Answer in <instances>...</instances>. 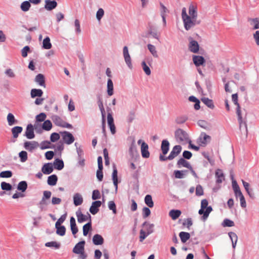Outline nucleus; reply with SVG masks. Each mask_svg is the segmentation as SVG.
I'll list each match as a JSON object with an SVG mask.
<instances>
[{
    "instance_id": "obj_13",
    "label": "nucleus",
    "mask_w": 259,
    "mask_h": 259,
    "mask_svg": "<svg viewBox=\"0 0 259 259\" xmlns=\"http://www.w3.org/2000/svg\"><path fill=\"white\" fill-rule=\"evenodd\" d=\"M85 241H82L77 243L73 249V252L76 254H79L84 251Z\"/></svg>"
},
{
    "instance_id": "obj_63",
    "label": "nucleus",
    "mask_w": 259,
    "mask_h": 259,
    "mask_svg": "<svg viewBox=\"0 0 259 259\" xmlns=\"http://www.w3.org/2000/svg\"><path fill=\"white\" fill-rule=\"evenodd\" d=\"M60 139V135L57 133H53L50 136V140L52 142H55Z\"/></svg>"
},
{
    "instance_id": "obj_53",
    "label": "nucleus",
    "mask_w": 259,
    "mask_h": 259,
    "mask_svg": "<svg viewBox=\"0 0 259 259\" xmlns=\"http://www.w3.org/2000/svg\"><path fill=\"white\" fill-rule=\"evenodd\" d=\"M19 156L20 158V161L22 162H25L28 158L27 153L25 151H22L19 153Z\"/></svg>"
},
{
    "instance_id": "obj_60",
    "label": "nucleus",
    "mask_w": 259,
    "mask_h": 259,
    "mask_svg": "<svg viewBox=\"0 0 259 259\" xmlns=\"http://www.w3.org/2000/svg\"><path fill=\"white\" fill-rule=\"evenodd\" d=\"M104 15V11L102 8H99L96 13V18L98 21H100Z\"/></svg>"
},
{
    "instance_id": "obj_11",
    "label": "nucleus",
    "mask_w": 259,
    "mask_h": 259,
    "mask_svg": "<svg viewBox=\"0 0 259 259\" xmlns=\"http://www.w3.org/2000/svg\"><path fill=\"white\" fill-rule=\"evenodd\" d=\"M25 136L28 139H32L34 138V127L32 124L30 123L27 125Z\"/></svg>"
},
{
    "instance_id": "obj_12",
    "label": "nucleus",
    "mask_w": 259,
    "mask_h": 259,
    "mask_svg": "<svg viewBox=\"0 0 259 259\" xmlns=\"http://www.w3.org/2000/svg\"><path fill=\"white\" fill-rule=\"evenodd\" d=\"M129 154L133 158H136L137 156H139L134 140L132 142L129 148Z\"/></svg>"
},
{
    "instance_id": "obj_38",
    "label": "nucleus",
    "mask_w": 259,
    "mask_h": 259,
    "mask_svg": "<svg viewBox=\"0 0 259 259\" xmlns=\"http://www.w3.org/2000/svg\"><path fill=\"white\" fill-rule=\"evenodd\" d=\"M188 119L187 115H180L175 119V122L178 124H182L184 123Z\"/></svg>"
},
{
    "instance_id": "obj_49",
    "label": "nucleus",
    "mask_w": 259,
    "mask_h": 259,
    "mask_svg": "<svg viewBox=\"0 0 259 259\" xmlns=\"http://www.w3.org/2000/svg\"><path fill=\"white\" fill-rule=\"evenodd\" d=\"M52 120L58 126H61L62 123H63V121L62 119L57 115H54L52 117Z\"/></svg>"
},
{
    "instance_id": "obj_21",
    "label": "nucleus",
    "mask_w": 259,
    "mask_h": 259,
    "mask_svg": "<svg viewBox=\"0 0 259 259\" xmlns=\"http://www.w3.org/2000/svg\"><path fill=\"white\" fill-rule=\"evenodd\" d=\"M177 166L179 168H181L182 166L186 167L188 169L191 168V165L190 163L186 160L184 158H181L177 162Z\"/></svg>"
},
{
    "instance_id": "obj_48",
    "label": "nucleus",
    "mask_w": 259,
    "mask_h": 259,
    "mask_svg": "<svg viewBox=\"0 0 259 259\" xmlns=\"http://www.w3.org/2000/svg\"><path fill=\"white\" fill-rule=\"evenodd\" d=\"M145 202L149 207H152L153 206V202L152 200V196L150 195H147L145 196Z\"/></svg>"
},
{
    "instance_id": "obj_24",
    "label": "nucleus",
    "mask_w": 259,
    "mask_h": 259,
    "mask_svg": "<svg viewBox=\"0 0 259 259\" xmlns=\"http://www.w3.org/2000/svg\"><path fill=\"white\" fill-rule=\"evenodd\" d=\"M169 149V143L167 140H163L162 141L161 145V149L162 154L164 155H166Z\"/></svg>"
},
{
    "instance_id": "obj_14",
    "label": "nucleus",
    "mask_w": 259,
    "mask_h": 259,
    "mask_svg": "<svg viewBox=\"0 0 259 259\" xmlns=\"http://www.w3.org/2000/svg\"><path fill=\"white\" fill-rule=\"evenodd\" d=\"M193 61L195 65L198 67L200 65H203L205 63V60L203 56H193Z\"/></svg>"
},
{
    "instance_id": "obj_52",
    "label": "nucleus",
    "mask_w": 259,
    "mask_h": 259,
    "mask_svg": "<svg viewBox=\"0 0 259 259\" xmlns=\"http://www.w3.org/2000/svg\"><path fill=\"white\" fill-rule=\"evenodd\" d=\"M13 175L11 170L3 171L0 173V177L3 178H10Z\"/></svg>"
},
{
    "instance_id": "obj_34",
    "label": "nucleus",
    "mask_w": 259,
    "mask_h": 259,
    "mask_svg": "<svg viewBox=\"0 0 259 259\" xmlns=\"http://www.w3.org/2000/svg\"><path fill=\"white\" fill-rule=\"evenodd\" d=\"M7 121L9 125L12 126L15 124L18 123V121L14 117V115L11 113H9L7 117Z\"/></svg>"
},
{
    "instance_id": "obj_45",
    "label": "nucleus",
    "mask_w": 259,
    "mask_h": 259,
    "mask_svg": "<svg viewBox=\"0 0 259 259\" xmlns=\"http://www.w3.org/2000/svg\"><path fill=\"white\" fill-rule=\"evenodd\" d=\"M147 48L154 57L157 58L158 57L156 48L154 45L148 44Z\"/></svg>"
},
{
    "instance_id": "obj_15",
    "label": "nucleus",
    "mask_w": 259,
    "mask_h": 259,
    "mask_svg": "<svg viewBox=\"0 0 259 259\" xmlns=\"http://www.w3.org/2000/svg\"><path fill=\"white\" fill-rule=\"evenodd\" d=\"M142 156L144 158H148L150 156V153L148 151V145L145 142H143L141 147Z\"/></svg>"
},
{
    "instance_id": "obj_46",
    "label": "nucleus",
    "mask_w": 259,
    "mask_h": 259,
    "mask_svg": "<svg viewBox=\"0 0 259 259\" xmlns=\"http://www.w3.org/2000/svg\"><path fill=\"white\" fill-rule=\"evenodd\" d=\"M52 122L49 120H45L42 124V129L47 131H50L52 128Z\"/></svg>"
},
{
    "instance_id": "obj_42",
    "label": "nucleus",
    "mask_w": 259,
    "mask_h": 259,
    "mask_svg": "<svg viewBox=\"0 0 259 259\" xmlns=\"http://www.w3.org/2000/svg\"><path fill=\"white\" fill-rule=\"evenodd\" d=\"M189 16L193 19H196L197 16V12L194 6L190 5L189 8Z\"/></svg>"
},
{
    "instance_id": "obj_2",
    "label": "nucleus",
    "mask_w": 259,
    "mask_h": 259,
    "mask_svg": "<svg viewBox=\"0 0 259 259\" xmlns=\"http://www.w3.org/2000/svg\"><path fill=\"white\" fill-rule=\"evenodd\" d=\"M175 137L179 143H185L189 141L188 134L183 130L178 128L175 132Z\"/></svg>"
},
{
    "instance_id": "obj_56",
    "label": "nucleus",
    "mask_w": 259,
    "mask_h": 259,
    "mask_svg": "<svg viewBox=\"0 0 259 259\" xmlns=\"http://www.w3.org/2000/svg\"><path fill=\"white\" fill-rule=\"evenodd\" d=\"M46 114L45 113H40L38 115L36 116V122H42L45 121L46 118Z\"/></svg>"
},
{
    "instance_id": "obj_19",
    "label": "nucleus",
    "mask_w": 259,
    "mask_h": 259,
    "mask_svg": "<svg viewBox=\"0 0 259 259\" xmlns=\"http://www.w3.org/2000/svg\"><path fill=\"white\" fill-rule=\"evenodd\" d=\"M215 177L216 178V183L217 184L222 183L225 180V176L222 170L218 169L215 172Z\"/></svg>"
},
{
    "instance_id": "obj_58",
    "label": "nucleus",
    "mask_w": 259,
    "mask_h": 259,
    "mask_svg": "<svg viewBox=\"0 0 259 259\" xmlns=\"http://www.w3.org/2000/svg\"><path fill=\"white\" fill-rule=\"evenodd\" d=\"M91 228V224L90 223H88L83 226V234L84 236L87 235Z\"/></svg>"
},
{
    "instance_id": "obj_44",
    "label": "nucleus",
    "mask_w": 259,
    "mask_h": 259,
    "mask_svg": "<svg viewBox=\"0 0 259 259\" xmlns=\"http://www.w3.org/2000/svg\"><path fill=\"white\" fill-rule=\"evenodd\" d=\"M27 188V183L26 181H21L19 183L17 189L19 191H21L22 192H24L26 191Z\"/></svg>"
},
{
    "instance_id": "obj_17",
    "label": "nucleus",
    "mask_w": 259,
    "mask_h": 259,
    "mask_svg": "<svg viewBox=\"0 0 259 259\" xmlns=\"http://www.w3.org/2000/svg\"><path fill=\"white\" fill-rule=\"evenodd\" d=\"M148 29V34L151 35L153 37L157 40L159 39L160 33L157 32V30H156L152 25L149 24Z\"/></svg>"
},
{
    "instance_id": "obj_1",
    "label": "nucleus",
    "mask_w": 259,
    "mask_h": 259,
    "mask_svg": "<svg viewBox=\"0 0 259 259\" xmlns=\"http://www.w3.org/2000/svg\"><path fill=\"white\" fill-rule=\"evenodd\" d=\"M182 18L184 23V28L186 30H190L196 24H199L200 23V21H197L196 19H193L189 16L187 14L186 9L185 8H183L182 9Z\"/></svg>"
},
{
    "instance_id": "obj_22",
    "label": "nucleus",
    "mask_w": 259,
    "mask_h": 259,
    "mask_svg": "<svg viewBox=\"0 0 259 259\" xmlns=\"http://www.w3.org/2000/svg\"><path fill=\"white\" fill-rule=\"evenodd\" d=\"M112 178L114 186L115 188V191H117L118 188L117 170L115 165H113V170L112 174Z\"/></svg>"
},
{
    "instance_id": "obj_31",
    "label": "nucleus",
    "mask_w": 259,
    "mask_h": 259,
    "mask_svg": "<svg viewBox=\"0 0 259 259\" xmlns=\"http://www.w3.org/2000/svg\"><path fill=\"white\" fill-rule=\"evenodd\" d=\"M23 131V128L21 126H16L13 127L11 130L13 137L14 138L18 137L19 134H20Z\"/></svg>"
},
{
    "instance_id": "obj_18",
    "label": "nucleus",
    "mask_w": 259,
    "mask_h": 259,
    "mask_svg": "<svg viewBox=\"0 0 259 259\" xmlns=\"http://www.w3.org/2000/svg\"><path fill=\"white\" fill-rule=\"evenodd\" d=\"M42 172L45 175H49L53 171V167L51 163L45 164L41 168Z\"/></svg>"
},
{
    "instance_id": "obj_57",
    "label": "nucleus",
    "mask_w": 259,
    "mask_h": 259,
    "mask_svg": "<svg viewBox=\"0 0 259 259\" xmlns=\"http://www.w3.org/2000/svg\"><path fill=\"white\" fill-rule=\"evenodd\" d=\"M51 143L48 141H42L40 144V148L41 149H46L50 148Z\"/></svg>"
},
{
    "instance_id": "obj_33",
    "label": "nucleus",
    "mask_w": 259,
    "mask_h": 259,
    "mask_svg": "<svg viewBox=\"0 0 259 259\" xmlns=\"http://www.w3.org/2000/svg\"><path fill=\"white\" fill-rule=\"evenodd\" d=\"M76 215L77 217V220L79 223H82L87 221L88 218L90 217L89 213H87V215H84L81 213V211H76Z\"/></svg>"
},
{
    "instance_id": "obj_4",
    "label": "nucleus",
    "mask_w": 259,
    "mask_h": 259,
    "mask_svg": "<svg viewBox=\"0 0 259 259\" xmlns=\"http://www.w3.org/2000/svg\"><path fill=\"white\" fill-rule=\"evenodd\" d=\"M61 134L62 136V139L64 142L70 145L73 143L74 141V138L72 134L69 133V132L64 131L61 133Z\"/></svg>"
},
{
    "instance_id": "obj_10",
    "label": "nucleus",
    "mask_w": 259,
    "mask_h": 259,
    "mask_svg": "<svg viewBox=\"0 0 259 259\" xmlns=\"http://www.w3.org/2000/svg\"><path fill=\"white\" fill-rule=\"evenodd\" d=\"M107 122L111 134L112 135L115 134L116 133V128L114 123V119L111 113H108Z\"/></svg>"
},
{
    "instance_id": "obj_32",
    "label": "nucleus",
    "mask_w": 259,
    "mask_h": 259,
    "mask_svg": "<svg viewBox=\"0 0 259 259\" xmlns=\"http://www.w3.org/2000/svg\"><path fill=\"white\" fill-rule=\"evenodd\" d=\"M201 100L208 108L212 109L214 108L213 102L212 100L209 99L208 98L203 97L201 99Z\"/></svg>"
},
{
    "instance_id": "obj_26",
    "label": "nucleus",
    "mask_w": 259,
    "mask_h": 259,
    "mask_svg": "<svg viewBox=\"0 0 259 259\" xmlns=\"http://www.w3.org/2000/svg\"><path fill=\"white\" fill-rule=\"evenodd\" d=\"M248 21L250 23V25L253 26V29H259V18H248Z\"/></svg>"
},
{
    "instance_id": "obj_5",
    "label": "nucleus",
    "mask_w": 259,
    "mask_h": 259,
    "mask_svg": "<svg viewBox=\"0 0 259 259\" xmlns=\"http://www.w3.org/2000/svg\"><path fill=\"white\" fill-rule=\"evenodd\" d=\"M188 39L190 41L189 45L190 51L194 53H198L199 50V46L197 41L193 40L191 37H190Z\"/></svg>"
},
{
    "instance_id": "obj_35",
    "label": "nucleus",
    "mask_w": 259,
    "mask_h": 259,
    "mask_svg": "<svg viewBox=\"0 0 259 259\" xmlns=\"http://www.w3.org/2000/svg\"><path fill=\"white\" fill-rule=\"evenodd\" d=\"M58 177L56 175H52L48 178L47 183L50 186H55L57 182Z\"/></svg>"
},
{
    "instance_id": "obj_20",
    "label": "nucleus",
    "mask_w": 259,
    "mask_h": 259,
    "mask_svg": "<svg viewBox=\"0 0 259 259\" xmlns=\"http://www.w3.org/2000/svg\"><path fill=\"white\" fill-rule=\"evenodd\" d=\"M34 81L40 86L46 87L45 78L42 74L39 73L36 75Z\"/></svg>"
},
{
    "instance_id": "obj_36",
    "label": "nucleus",
    "mask_w": 259,
    "mask_h": 259,
    "mask_svg": "<svg viewBox=\"0 0 259 259\" xmlns=\"http://www.w3.org/2000/svg\"><path fill=\"white\" fill-rule=\"evenodd\" d=\"M188 172V170H176L174 171V175L177 179H183Z\"/></svg>"
},
{
    "instance_id": "obj_41",
    "label": "nucleus",
    "mask_w": 259,
    "mask_h": 259,
    "mask_svg": "<svg viewBox=\"0 0 259 259\" xmlns=\"http://www.w3.org/2000/svg\"><path fill=\"white\" fill-rule=\"evenodd\" d=\"M179 236L181 238V241L183 243L186 242L190 237V234L185 232H181L179 234Z\"/></svg>"
},
{
    "instance_id": "obj_7",
    "label": "nucleus",
    "mask_w": 259,
    "mask_h": 259,
    "mask_svg": "<svg viewBox=\"0 0 259 259\" xmlns=\"http://www.w3.org/2000/svg\"><path fill=\"white\" fill-rule=\"evenodd\" d=\"M182 149V146L180 145L175 146L169 155H168L169 160H171L176 157L181 152Z\"/></svg>"
},
{
    "instance_id": "obj_29",
    "label": "nucleus",
    "mask_w": 259,
    "mask_h": 259,
    "mask_svg": "<svg viewBox=\"0 0 259 259\" xmlns=\"http://www.w3.org/2000/svg\"><path fill=\"white\" fill-rule=\"evenodd\" d=\"M54 168L57 170H61L64 166V162L62 160L57 158L54 161Z\"/></svg>"
},
{
    "instance_id": "obj_40",
    "label": "nucleus",
    "mask_w": 259,
    "mask_h": 259,
    "mask_svg": "<svg viewBox=\"0 0 259 259\" xmlns=\"http://www.w3.org/2000/svg\"><path fill=\"white\" fill-rule=\"evenodd\" d=\"M52 46L49 37L47 36L43 40L42 48L44 49L49 50L52 48Z\"/></svg>"
},
{
    "instance_id": "obj_43",
    "label": "nucleus",
    "mask_w": 259,
    "mask_h": 259,
    "mask_svg": "<svg viewBox=\"0 0 259 259\" xmlns=\"http://www.w3.org/2000/svg\"><path fill=\"white\" fill-rule=\"evenodd\" d=\"M31 7V4L29 1H24L21 3L20 8L23 12H27L29 11Z\"/></svg>"
},
{
    "instance_id": "obj_23",
    "label": "nucleus",
    "mask_w": 259,
    "mask_h": 259,
    "mask_svg": "<svg viewBox=\"0 0 259 259\" xmlns=\"http://www.w3.org/2000/svg\"><path fill=\"white\" fill-rule=\"evenodd\" d=\"M45 3L46 4L45 6V8L48 11L52 10L57 6V3L55 1H51L50 0H46Z\"/></svg>"
},
{
    "instance_id": "obj_61",
    "label": "nucleus",
    "mask_w": 259,
    "mask_h": 259,
    "mask_svg": "<svg viewBox=\"0 0 259 259\" xmlns=\"http://www.w3.org/2000/svg\"><path fill=\"white\" fill-rule=\"evenodd\" d=\"M34 130H35V132L38 134H40L42 132V125L38 123V122H35L33 125Z\"/></svg>"
},
{
    "instance_id": "obj_27",
    "label": "nucleus",
    "mask_w": 259,
    "mask_h": 259,
    "mask_svg": "<svg viewBox=\"0 0 259 259\" xmlns=\"http://www.w3.org/2000/svg\"><path fill=\"white\" fill-rule=\"evenodd\" d=\"M242 182L244 187V189H245L246 192L247 193L249 197L251 198L254 197V193L253 192L252 189L249 188V183L244 181L243 180H242Z\"/></svg>"
},
{
    "instance_id": "obj_25",
    "label": "nucleus",
    "mask_w": 259,
    "mask_h": 259,
    "mask_svg": "<svg viewBox=\"0 0 259 259\" xmlns=\"http://www.w3.org/2000/svg\"><path fill=\"white\" fill-rule=\"evenodd\" d=\"M93 242L95 245H102L104 243V239L101 235L96 234L93 237Z\"/></svg>"
},
{
    "instance_id": "obj_3",
    "label": "nucleus",
    "mask_w": 259,
    "mask_h": 259,
    "mask_svg": "<svg viewBox=\"0 0 259 259\" xmlns=\"http://www.w3.org/2000/svg\"><path fill=\"white\" fill-rule=\"evenodd\" d=\"M236 114L238 117V120L239 124V128L240 131H241L242 130L243 127L244 126L245 128V134L246 136L247 135L248 130H247V124L246 121H243L242 119V117L241 115V107L240 105H238V107H237L236 108Z\"/></svg>"
},
{
    "instance_id": "obj_55",
    "label": "nucleus",
    "mask_w": 259,
    "mask_h": 259,
    "mask_svg": "<svg viewBox=\"0 0 259 259\" xmlns=\"http://www.w3.org/2000/svg\"><path fill=\"white\" fill-rule=\"evenodd\" d=\"M237 198H239L240 201L241 206L244 208L246 207V201L244 198V196L243 195L242 193L239 194L238 195H235Z\"/></svg>"
},
{
    "instance_id": "obj_37",
    "label": "nucleus",
    "mask_w": 259,
    "mask_h": 259,
    "mask_svg": "<svg viewBox=\"0 0 259 259\" xmlns=\"http://www.w3.org/2000/svg\"><path fill=\"white\" fill-rule=\"evenodd\" d=\"M98 105L102 114V118H105V111L103 106V101L100 96L98 97Z\"/></svg>"
},
{
    "instance_id": "obj_30",
    "label": "nucleus",
    "mask_w": 259,
    "mask_h": 259,
    "mask_svg": "<svg viewBox=\"0 0 259 259\" xmlns=\"http://www.w3.org/2000/svg\"><path fill=\"white\" fill-rule=\"evenodd\" d=\"M43 94V92L41 89H33L30 91V96L32 98L36 97H40Z\"/></svg>"
},
{
    "instance_id": "obj_8",
    "label": "nucleus",
    "mask_w": 259,
    "mask_h": 259,
    "mask_svg": "<svg viewBox=\"0 0 259 259\" xmlns=\"http://www.w3.org/2000/svg\"><path fill=\"white\" fill-rule=\"evenodd\" d=\"M38 146V143L34 141H26L24 143V147L25 149L30 152L37 148Z\"/></svg>"
},
{
    "instance_id": "obj_54",
    "label": "nucleus",
    "mask_w": 259,
    "mask_h": 259,
    "mask_svg": "<svg viewBox=\"0 0 259 259\" xmlns=\"http://www.w3.org/2000/svg\"><path fill=\"white\" fill-rule=\"evenodd\" d=\"M1 186L2 189L3 190L10 191L12 188V186L10 184L5 182H2Z\"/></svg>"
},
{
    "instance_id": "obj_51",
    "label": "nucleus",
    "mask_w": 259,
    "mask_h": 259,
    "mask_svg": "<svg viewBox=\"0 0 259 259\" xmlns=\"http://www.w3.org/2000/svg\"><path fill=\"white\" fill-rule=\"evenodd\" d=\"M57 229L56 233L60 236H64L65 234L66 229L64 226H55Z\"/></svg>"
},
{
    "instance_id": "obj_50",
    "label": "nucleus",
    "mask_w": 259,
    "mask_h": 259,
    "mask_svg": "<svg viewBox=\"0 0 259 259\" xmlns=\"http://www.w3.org/2000/svg\"><path fill=\"white\" fill-rule=\"evenodd\" d=\"M141 66L146 74L150 75L151 73V70L145 61H143L141 63Z\"/></svg>"
},
{
    "instance_id": "obj_47",
    "label": "nucleus",
    "mask_w": 259,
    "mask_h": 259,
    "mask_svg": "<svg viewBox=\"0 0 259 259\" xmlns=\"http://www.w3.org/2000/svg\"><path fill=\"white\" fill-rule=\"evenodd\" d=\"M101 201L98 200L93 202L89 210H99L98 208L101 205Z\"/></svg>"
},
{
    "instance_id": "obj_59",
    "label": "nucleus",
    "mask_w": 259,
    "mask_h": 259,
    "mask_svg": "<svg viewBox=\"0 0 259 259\" xmlns=\"http://www.w3.org/2000/svg\"><path fill=\"white\" fill-rule=\"evenodd\" d=\"M46 246L49 247H55V248H58L60 247V244L56 241L49 242L46 243Z\"/></svg>"
},
{
    "instance_id": "obj_64",
    "label": "nucleus",
    "mask_w": 259,
    "mask_h": 259,
    "mask_svg": "<svg viewBox=\"0 0 259 259\" xmlns=\"http://www.w3.org/2000/svg\"><path fill=\"white\" fill-rule=\"evenodd\" d=\"M30 51V48L29 46H26L24 47L21 50L22 56L25 58L27 56L28 52Z\"/></svg>"
},
{
    "instance_id": "obj_62",
    "label": "nucleus",
    "mask_w": 259,
    "mask_h": 259,
    "mask_svg": "<svg viewBox=\"0 0 259 259\" xmlns=\"http://www.w3.org/2000/svg\"><path fill=\"white\" fill-rule=\"evenodd\" d=\"M181 211H169V215L172 220H176L181 215Z\"/></svg>"
},
{
    "instance_id": "obj_28",
    "label": "nucleus",
    "mask_w": 259,
    "mask_h": 259,
    "mask_svg": "<svg viewBox=\"0 0 259 259\" xmlns=\"http://www.w3.org/2000/svg\"><path fill=\"white\" fill-rule=\"evenodd\" d=\"M231 179L232 180V187L234 190L235 195L242 193L237 182L234 179L233 175H231Z\"/></svg>"
},
{
    "instance_id": "obj_9",
    "label": "nucleus",
    "mask_w": 259,
    "mask_h": 259,
    "mask_svg": "<svg viewBox=\"0 0 259 259\" xmlns=\"http://www.w3.org/2000/svg\"><path fill=\"white\" fill-rule=\"evenodd\" d=\"M211 140V137L206 135L205 133H202L199 138L200 145L201 146H206Z\"/></svg>"
},
{
    "instance_id": "obj_39",
    "label": "nucleus",
    "mask_w": 259,
    "mask_h": 259,
    "mask_svg": "<svg viewBox=\"0 0 259 259\" xmlns=\"http://www.w3.org/2000/svg\"><path fill=\"white\" fill-rule=\"evenodd\" d=\"M107 93L110 96L113 94V83L111 79H108L107 81Z\"/></svg>"
},
{
    "instance_id": "obj_6",
    "label": "nucleus",
    "mask_w": 259,
    "mask_h": 259,
    "mask_svg": "<svg viewBox=\"0 0 259 259\" xmlns=\"http://www.w3.org/2000/svg\"><path fill=\"white\" fill-rule=\"evenodd\" d=\"M123 55L126 65L129 68L132 69V64L131 58L128 53V48L126 46H124L123 48Z\"/></svg>"
},
{
    "instance_id": "obj_16",
    "label": "nucleus",
    "mask_w": 259,
    "mask_h": 259,
    "mask_svg": "<svg viewBox=\"0 0 259 259\" xmlns=\"http://www.w3.org/2000/svg\"><path fill=\"white\" fill-rule=\"evenodd\" d=\"M73 204L75 206L80 205L83 202V197L82 195L78 193H75L73 197Z\"/></svg>"
}]
</instances>
